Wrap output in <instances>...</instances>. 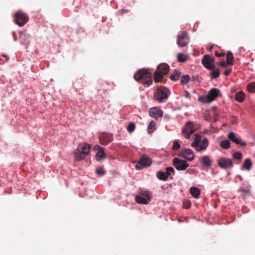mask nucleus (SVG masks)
Masks as SVG:
<instances>
[{
  "mask_svg": "<svg viewBox=\"0 0 255 255\" xmlns=\"http://www.w3.org/2000/svg\"><path fill=\"white\" fill-rule=\"evenodd\" d=\"M228 138L237 144H240L241 146L246 145V143L245 141H241V138L234 132H229L228 135Z\"/></svg>",
  "mask_w": 255,
  "mask_h": 255,
  "instance_id": "obj_17",
  "label": "nucleus"
},
{
  "mask_svg": "<svg viewBox=\"0 0 255 255\" xmlns=\"http://www.w3.org/2000/svg\"><path fill=\"white\" fill-rule=\"evenodd\" d=\"M134 79L144 85L147 86H150L152 83V74L147 70L144 69H140L134 74Z\"/></svg>",
  "mask_w": 255,
  "mask_h": 255,
  "instance_id": "obj_1",
  "label": "nucleus"
},
{
  "mask_svg": "<svg viewBox=\"0 0 255 255\" xmlns=\"http://www.w3.org/2000/svg\"><path fill=\"white\" fill-rule=\"evenodd\" d=\"M90 146L86 143L81 144L75 150V159L80 161L84 159L85 157L89 153Z\"/></svg>",
  "mask_w": 255,
  "mask_h": 255,
  "instance_id": "obj_6",
  "label": "nucleus"
},
{
  "mask_svg": "<svg viewBox=\"0 0 255 255\" xmlns=\"http://www.w3.org/2000/svg\"><path fill=\"white\" fill-rule=\"evenodd\" d=\"M151 163V159L146 156L143 155L140 157L137 164L136 165V168L139 170L143 167L149 166Z\"/></svg>",
  "mask_w": 255,
  "mask_h": 255,
  "instance_id": "obj_12",
  "label": "nucleus"
},
{
  "mask_svg": "<svg viewBox=\"0 0 255 255\" xmlns=\"http://www.w3.org/2000/svg\"><path fill=\"white\" fill-rule=\"evenodd\" d=\"M13 35L14 40V41H16L17 39H16V37H15V34L14 32H13Z\"/></svg>",
  "mask_w": 255,
  "mask_h": 255,
  "instance_id": "obj_46",
  "label": "nucleus"
},
{
  "mask_svg": "<svg viewBox=\"0 0 255 255\" xmlns=\"http://www.w3.org/2000/svg\"><path fill=\"white\" fill-rule=\"evenodd\" d=\"M151 199V193L148 191L141 190L139 195L135 197L136 202L138 204H147Z\"/></svg>",
  "mask_w": 255,
  "mask_h": 255,
  "instance_id": "obj_7",
  "label": "nucleus"
},
{
  "mask_svg": "<svg viewBox=\"0 0 255 255\" xmlns=\"http://www.w3.org/2000/svg\"><path fill=\"white\" fill-rule=\"evenodd\" d=\"M252 166V162L249 158H246L243 164L242 169L250 170Z\"/></svg>",
  "mask_w": 255,
  "mask_h": 255,
  "instance_id": "obj_22",
  "label": "nucleus"
},
{
  "mask_svg": "<svg viewBox=\"0 0 255 255\" xmlns=\"http://www.w3.org/2000/svg\"><path fill=\"white\" fill-rule=\"evenodd\" d=\"M190 76L188 75H183L181 79L180 82L182 85H186L190 80Z\"/></svg>",
  "mask_w": 255,
  "mask_h": 255,
  "instance_id": "obj_32",
  "label": "nucleus"
},
{
  "mask_svg": "<svg viewBox=\"0 0 255 255\" xmlns=\"http://www.w3.org/2000/svg\"><path fill=\"white\" fill-rule=\"evenodd\" d=\"M194 136L195 137L191 143V146L197 152L205 150L209 145L208 139L206 137L202 138L201 135L196 133Z\"/></svg>",
  "mask_w": 255,
  "mask_h": 255,
  "instance_id": "obj_2",
  "label": "nucleus"
},
{
  "mask_svg": "<svg viewBox=\"0 0 255 255\" xmlns=\"http://www.w3.org/2000/svg\"><path fill=\"white\" fill-rule=\"evenodd\" d=\"M156 129V124L153 121H151L148 126V130L149 133L153 132Z\"/></svg>",
  "mask_w": 255,
  "mask_h": 255,
  "instance_id": "obj_30",
  "label": "nucleus"
},
{
  "mask_svg": "<svg viewBox=\"0 0 255 255\" xmlns=\"http://www.w3.org/2000/svg\"><path fill=\"white\" fill-rule=\"evenodd\" d=\"M173 165L178 170H185L188 166L189 164L185 160L180 159L175 157L172 161Z\"/></svg>",
  "mask_w": 255,
  "mask_h": 255,
  "instance_id": "obj_13",
  "label": "nucleus"
},
{
  "mask_svg": "<svg viewBox=\"0 0 255 255\" xmlns=\"http://www.w3.org/2000/svg\"><path fill=\"white\" fill-rule=\"evenodd\" d=\"M237 122V119L235 117H232L231 120V123L232 124H235Z\"/></svg>",
  "mask_w": 255,
  "mask_h": 255,
  "instance_id": "obj_41",
  "label": "nucleus"
},
{
  "mask_svg": "<svg viewBox=\"0 0 255 255\" xmlns=\"http://www.w3.org/2000/svg\"><path fill=\"white\" fill-rule=\"evenodd\" d=\"M99 140L102 144L106 145L113 141V135L108 133H102L99 136Z\"/></svg>",
  "mask_w": 255,
  "mask_h": 255,
  "instance_id": "obj_15",
  "label": "nucleus"
},
{
  "mask_svg": "<svg viewBox=\"0 0 255 255\" xmlns=\"http://www.w3.org/2000/svg\"><path fill=\"white\" fill-rule=\"evenodd\" d=\"M239 192L242 193L243 197L249 196L250 195V190L248 189H244V188H240L238 190Z\"/></svg>",
  "mask_w": 255,
  "mask_h": 255,
  "instance_id": "obj_28",
  "label": "nucleus"
},
{
  "mask_svg": "<svg viewBox=\"0 0 255 255\" xmlns=\"http://www.w3.org/2000/svg\"><path fill=\"white\" fill-rule=\"evenodd\" d=\"M96 174L103 176L105 174V171L103 168L99 167L96 169Z\"/></svg>",
  "mask_w": 255,
  "mask_h": 255,
  "instance_id": "obj_38",
  "label": "nucleus"
},
{
  "mask_svg": "<svg viewBox=\"0 0 255 255\" xmlns=\"http://www.w3.org/2000/svg\"><path fill=\"white\" fill-rule=\"evenodd\" d=\"M212 78H217L220 75V71L219 70L217 69L215 70H213L211 72Z\"/></svg>",
  "mask_w": 255,
  "mask_h": 255,
  "instance_id": "obj_36",
  "label": "nucleus"
},
{
  "mask_svg": "<svg viewBox=\"0 0 255 255\" xmlns=\"http://www.w3.org/2000/svg\"><path fill=\"white\" fill-rule=\"evenodd\" d=\"M177 58L179 62L183 63L188 60V55L183 53H180L177 55Z\"/></svg>",
  "mask_w": 255,
  "mask_h": 255,
  "instance_id": "obj_25",
  "label": "nucleus"
},
{
  "mask_svg": "<svg viewBox=\"0 0 255 255\" xmlns=\"http://www.w3.org/2000/svg\"><path fill=\"white\" fill-rule=\"evenodd\" d=\"M215 55L217 57H222L224 56V55H225V53H223V52L219 53V52H218L217 51H216L215 52Z\"/></svg>",
  "mask_w": 255,
  "mask_h": 255,
  "instance_id": "obj_40",
  "label": "nucleus"
},
{
  "mask_svg": "<svg viewBox=\"0 0 255 255\" xmlns=\"http://www.w3.org/2000/svg\"><path fill=\"white\" fill-rule=\"evenodd\" d=\"M190 194L195 198H198L200 194V190L199 189L192 187L190 188Z\"/></svg>",
  "mask_w": 255,
  "mask_h": 255,
  "instance_id": "obj_23",
  "label": "nucleus"
},
{
  "mask_svg": "<svg viewBox=\"0 0 255 255\" xmlns=\"http://www.w3.org/2000/svg\"><path fill=\"white\" fill-rule=\"evenodd\" d=\"M221 96L220 90L217 88H212L208 95L199 97V100L203 103H210L217 98Z\"/></svg>",
  "mask_w": 255,
  "mask_h": 255,
  "instance_id": "obj_5",
  "label": "nucleus"
},
{
  "mask_svg": "<svg viewBox=\"0 0 255 255\" xmlns=\"http://www.w3.org/2000/svg\"><path fill=\"white\" fill-rule=\"evenodd\" d=\"M163 114L162 111L157 107L150 108L149 111L150 116L156 120L162 117Z\"/></svg>",
  "mask_w": 255,
  "mask_h": 255,
  "instance_id": "obj_19",
  "label": "nucleus"
},
{
  "mask_svg": "<svg viewBox=\"0 0 255 255\" xmlns=\"http://www.w3.org/2000/svg\"><path fill=\"white\" fill-rule=\"evenodd\" d=\"M135 128V125L133 123H130L127 126V129L128 132H132Z\"/></svg>",
  "mask_w": 255,
  "mask_h": 255,
  "instance_id": "obj_34",
  "label": "nucleus"
},
{
  "mask_svg": "<svg viewBox=\"0 0 255 255\" xmlns=\"http://www.w3.org/2000/svg\"><path fill=\"white\" fill-rule=\"evenodd\" d=\"M215 59L209 55H205L202 59V64L208 69H212L215 67L214 64Z\"/></svg>",
  "mask_w": 255,
  "mask_h": 255,
  "instance_id": "obj_11",
  "label": "nucleus"
},
{
  "mask_svg": "<svg viewBox=\"0 0 255 255\" xmlns=\"http://www.w3.org/2000/svg\"><path fill=\"white\" fill-rule=\"evenodd\" d=\"M189 40L188 33L185 31H181L177 39V44L179 46L183 47L187 45Z\"/></svg>",
  "mask_w": 255,
  "mask_h": 255,
  "instance_id": "obj_10",
  "label": "nucleus"
},
{
  "mask_svg": "<svg viewBox=\"0 0 255 255\" xmlns=\"http://www.w3.org/2000/svg\"><path fill=\"white\" fill-rule=\"evenodd\" d=\"M157 177L162 180H166L168 176L166 172L163 171H158L157 172Z\"/></svg>",
  "mask_w": 255,
  "mask_h": 255,
  "instance_id": "obj_27",
  "label": "nucleus"
},
{
  "mask_svg": "<svg viewBox=\"0 0 255 255\" xmlns=\"http://www.w3.org/2000/svg\"><path fill=\"white\" fill-rule=\"evenodd\" d=\"M201 163L205 166L210 167L212 164L210 157L207 155H204L200 157Z\"/></svg>",
  "mask_w": 255,
  "mask_h": 255,
  "instance_id": "obj_21",
  "label": "nucleus"
},
{
  "mask_svg": "<svg viewBox=\"0 0 255 255\" xmlns=\"http://www.w3.org/2000/svg\"><path fill=\"white\" fill-rule=\"evenodd\" d=\"M181 72L177 70H174L170 76L171 80L176 81L179 79Z\"/></svg>",
  "mask_w": 255,
  "mask_h": 255,
  "instance_id": "obj_24",
  "label": "nucleus"
},
{
  "mask_svg": "<svg viewBox=\"0 0 255 255\" xmlns=\"http://www.w3.org/2000/svg\"><path fill=\"white\" fill-rule=\"evenodd\" d=\"M219 65L221 67H225L227 65V63L225 61H223L221 62H220Z\"/></svg>",
  "mask_w": 255,
  "mask_h": 255,
  "instance_id": "obj_44",
  "label": "nucleus"
},
{
  "mask_svg": "<svg viewBox=\"0 0 255 255\" xmlns=\"http://www.w3.org/2000/svg\"><path fill=\"white\" fill-rule=\"evenodd\" d=\"M169 68V66L166 63L160 64L154 72V79L155 82L158 83L161 82L163 78V76L168 73Z\"/></svg>",
  "mask_w": 255,
  "mask_h": 255,
  "instance_id": "obj_3",
  "label": "nucleus"
},
{
  "mask_svg": "<svg viewBox=\"0 0 255 255\" xmlns=\"http://www.w3.org/2000/svg\"><path fill=\"white\" fill-rule=\"evenodd\" d=\"M236 100L238 102H242L245 99V94L243 92H237L235 96Z\"/></svg>",
  "mask_w": 255,
  "mask_h": 255,
  "instance_id": "obj_26",
  "label": "nucleus"
},
{
  "mask_svg": "<svg viewBox=\"0 0 255 255\" xmlns=\"http://www.w3.org/2000/svg\"><path fill=\"white\" fill-rule=\"evenodd\" d=\"M29 18L25 13L18 11L14 15V21L20 26H23L28 21Z\"/></svg>",
  "mask_w": 255,
  "mask_h": 255,
  "instance_id": "obj_8",
  "label": "nucleus"
},
{
  "mask_svg": "<svg viewBox=\"0 0 255 255\" xmlns=\"http://www.w3.org/2000/svg\"><path fill=\"white\" fill-rule=\"evenodd\" d=\"M218 165L222 169L232 168L233 166V163L231 159L223 157L217 160Z\"/></svg>",
  "mask_w": 255,
  "mask_h": 255,
  "instance_id": "obj_14",
  "label": "nucleus"
},
{
  "mask_svg": "<svg viewBox=\"0 0 255 255\" xmlns=\"http://www.w3.org/2000/svg\"><path fill=\"white\" fill-rule=\"evenodd\" d=\"M94 150L96 151V158L98 161H101L103 158L106 157V154L104 150V148L99 145H95L94 147Z\"/></svg>",
  "mask_w": 255,
  "mask_h": 255,
  "instance_id": "obj_16",
  "label": "nucleus"
},
{
  "mask_svg": "<svg viewBox=\"0 0 255 255\" xmlns=\"http://www.w3.org/2000/svg\"><path fill=\"white\" fill-rule=\"evenodd\" d=\"M191 204L189 201H187L186 204H184V207L185 208H189L190 207Z\"/></svg>",
  "mask_w": 255,
  "mask_h": 255,
  "instance_id": "obj_43",
  "label": "nucleus"
},
{
  "mask_svg": "<svg viewBox=\"0 0 255 255\" xmlns=\"http://www.w3.org/2000/svg\"><path fill=\"white\" fill-rule=\"evenodd\" d=\"M29 38V36L28 34H27L26 31L24 30L23 31L19 32V39L21 44L27 45L29 44L28 39Z\"/></svg>",
  "mask_w": 255,
  "mask_h": 255,
  "instance_id": "obj_20",
  "label": "nucleus"
},
{
  "mask_svg": "<svg viewBox=\"0 0 255 255\" xmlns=\"http://www.w3.org/2000/svg\"><path fill=\"white\" fill-rule=\"evenodd\" d=\"M234 59L233 53L229 51L227 54V63L229 65L233 64V60Z\"/></svg>",
  "mask_w": 255,
  "mask_h": 255,
  "instance_id": "obj_31",
  "label": "nucleus"
},
{
  "mask_svg": "<svg viewBox=\"0 0 255 255\" xmlns=\"http://www.w3.org/2000/svg\"><path fill=\"white\" fill-rule=\"evenodd\" d=\"M247 88L249 92L255 93V83L252 82L247 85Z\"/></svg>",
  "mask_w": 255,
  "mask_h": 255,
  "instance_id": "obj_33",
  "label": "nucleus"
},
{
  "mask_svg": "<svg viewBox=\"0 0 255 255\" xmlns=\"http://www.w3.org/2000/svg\"><path fill=\"white\" fill-rule=\"evenodd\" d=\"M180 148V144L178 141L175 140L173 142V144L172 147V150H177Z\"/></svg>",
  "mask_w": 255,
  "mask_h": 255,
  "instance_id": "obj_37",
  "label": "nucleus"
},
{
  "mask_svg": "<svg viewBox=\"0 0 255 255\" xmlns=\"http://www.w3.org/2000/svg\"><path fill=\"white\" fill-rule=\"evenodd\" d=\"M169 94L170 92L166 87H158L154 93V99L159 103H162L168 99Z\"/></svg>",
  "mask_w": 255,
  "mask_h": 255,
  "instance_id": "obj_4",
  "label": "nucleus"
},
{
  "mask_svg": "<svg viewBox=\"0 0 255 255\" xmlns=\"http://www.w3.org/2000/svg\"><path fill=\"white\" fill-rule=\"evenodd\" d=\"M178 156L182 157L190 161H192L194 158V154L192 149H186L178 154Z\"/></svg>",
  "mask_w": 255,
  "mask_h": 255,
  "instance_id": "obj_18",
  "label": "nucleus"
},
{
  "mask_svg": "<svg viewBox=\"0 0 255 255\" xmlns=\"http://www.w3.org/2000/svg\"><path fill=\"white\" fill-rule=\"evenodd\" d=\"M184 97L186 98H189L190 97V94L188 91H185L184 93Z\"/></svg>",
  "mask_w": 255,
  "mask_h": 255,
  "instance_id": "obj_45",
  "label": "nucleus"
},
{
  "mask_svg": "<svg viewBox=\"0 0 255 255\" xmlns=\"http://www.w3.org/2000/svg\"><path fill=\"white\" fill-rule=\"evenodd\" d=\"M235 159L241 160L242 158V153L239 151H236L233 154Z\"/></svg>",
  "mask_w": 255,
  "mask_h": 255,
  "instance_id": "obj_35",
  "label": "nucleus"
},
{
  "mask_svg": "<svg viewBox=\"0 0 255 255\" xmlns=\"http://www.w3.org/2000/svg\"><path fill=\"white\" fill-rule=\"evenodd\" d=\"M239 177H240V179L242 180V177L241 176H239Z\"/></svg>",
  "mask_w": 255,
  "mask_h": 255,
  "instance_id": "obj_47",
  "label": "nucleus"
},
{
  "mask_svg": "<svg viewBox=\"0 0 255 255\" xmlns=\"http://www.w3.org/2000/svg\"><path fill=\"white\" fill-rule=\"evenodd\" d=\"M196 129L193 122H188L182 129V133L186 138L189 139Z\"/></svg>",
  "mask_w": 255,
  "mask_h": 255,
  "instance_id": "obj_9",
  "label": "nucleus"
},
{
  "mask_svg": "<svg viewBox=\"0 0 255 255\" xmlns=\"http://www.w3.org/2000/svg\"><path fill=\"white\" fill-rule=\"evenodd\" d=\"M166 173L167 176H169L171 173H174V169L172 167H168L166 169Z\"/></svg>",
  "mask_w": 255,
  "mask_h": 255,
  "instance_id": "obj_39",
  "label": "nucleus"
},
{
  "mask_svg": "<svg viewBox=\"0 0 255 255\" xmlns=\"http://www.w3.org/2000/svg\"><path fill=\"white\" fill-rule=\"evenodd\" d=\"M220 146L223 149H228L230 146V142L227 139L222 140L220 142Z\"/></svg>",
  "mask_w": 255,
  "mask_h": 255,
  "instance_id": "obj_29",
  "label": "nucleus"
},
{
  "mask_svg": "<svg viewBox=\"0 0 255 255\" xmlns=\"http://www.w3.org/2000/svg\"><path fill=\"white\" fill-rule=\"evenodd\" d=\"M231 69L227 70L224 71V74L226 76H228L231 73Z\"/></svg>",
  "mask_w": 255,
  "mask_h": 255,
  "instance_id": "obj_42",
  "label": "nucleus"
}]
</instances>
